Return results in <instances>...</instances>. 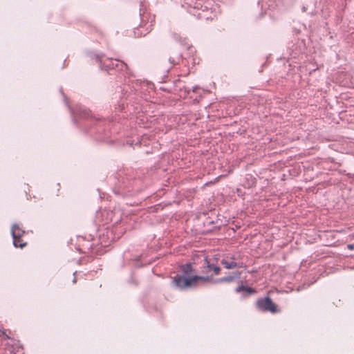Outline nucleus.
I'll use <instances>...</instances> for the list:
<instances>
[{
    "instance_id": "obj_1",
    "label": "nucleus",
    "mask_w": 354,
    "mask_h": 354,
    "mask_svg": "<svg viewBox=\"0 0 354 354\" xmlns=\"http://www.w3.org/2000/svg\"><path fill=\"white\" fill-rule=\"evenodd\" d=\"M182 271L184 275H177L173 278V282L175 286L180 289H184L194 285L198 280L206 281L207 277L199 276H189L192 272V268L190 264H186L182 267Z\"/></svg>"
},
{
    "instance_id": "obj_2",
    "label": "nucleus",
    "mask_w": 354,
    "mask_h": 354,
    "mask_svg": "<svg viewBox=\"0 0 354 354\" xmlns=\"http://www.w3.org/2000/svg\"><path fill=\"white\" fill-rule=\"evenodd\" d=\"M257 308L263 312L277 313L279 311L277 305L270 298H259L256 302Z\"/></svg>"
},
{
    "instance_id": "obj_3",
    "label": "nucleus",
    "mask_w": 354,
    "mask_h": 354,
    "mask_svg": "<svg viewBox=\"0 0 354 354\" xmlns=\"http://www.w3.org/2000/svg\"><path fill=\"white\" fill-rule=\"evenodd\" d=\"M221 263L227 269H232V268H235L239 267L238 263L234 262V261H228L226 259H223L221 261Z\"/></svg>"
},
{
    "instance_id": "obj_4",
    "label": "nucleus",
    "mask_w": 354,
    "mask_h": 354,
    "mask_svg": "<svg viewBox=\"0 0 354 354\" xmlns=\"http://www.w3.org/2000/svg\"><path fill=\"white\" fill-rule=\"evenodd\" d=\"M205 263L206 264L209 271H214L216 274H218L220 272V268L217 266L210 264L208 261L207 257L205 258Z\"/></svg>"
},
{
    "instance_id": "obj_5",
    "label": "nucleus",
    "mask_w": 354,
    "mask_h": 354,
    "mask_svg": "<svg viewBox=\"0 0 354 354\" xmlns=\"http://www.w3.org/2000/svg\"><path fill=\"white\" fill-rule=\"evenodd\" d=\"M241 291H245L246 292H248L249 294H254L256 292L255 290L253 289L252 288L243 286H239L236 288V292H239Z\"/></svg>"
},
{
    "instance_id": "obj_6",
    "label": "nucleus",
    "mask_w": 354,
    "mask_h": 354,
    "mask_svg": "<svg viewBox=\"0 0 354 354\" xmlns=\"http://www.w3.org/2000/svg\"><path fill=\"white\" fill-rule=\"evenodd\" d=\"M12 236H13V239H14V245L15 247H19V248H23L24 245H25V243H20V244H18V241L16 239V236L15 234V231L14 230L12 229Z\"/></svg>"
},
{
    "instance_id": "obj_7",
    "label": "nucleus",
    "mask_w": 354,
    "mask_h": 354,
    "mask_svg": "<svg viewBox=\"0 0 354 354\" xmlns=\"http://www.w3.org/2000/svg\"><path fill=\"white\" fill-rule=\"evenodd\" d=\"M234 279V277L232 276L227 277H223L219 279L220 282H231Z\"/></svg>"
},
{
    "instance_id": "obj_8",
    "label": "nucleus",
    "mask_w": 354,
    "mask_h": 354,
    "mask_svg": "<svg viewBox=\"0 0 354 354\" xmlns=\"http://www.w3.org/2000/svg\"><path fill=\"white\" fill-rule=\"evenodd\" d=\"M347 248H348L349 250H353V249H354V245H353V244H348V245H347Z\"/></svg>"
}]
</instances>
